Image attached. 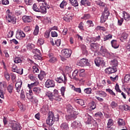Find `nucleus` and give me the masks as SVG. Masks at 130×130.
Returning a JSON list of instances; mask_svg holds the SVG:
<instances>
[{
  "label": "nucleus",
  "instance_id": "1",
  "mask_svg": "<svg viewBox=\"0 0 130 130\" xmlns=\"http://www.w3.org/2000/svg\"><path fill=\"white\" fill-rule=\"evenodd\" d=\"M46 96L48 97L50 101H53V100L59 102V101H61L60 95H58V90L56 89H54L53 92H51V91L46 92Z\"/></svg>",
  "mask_w": 130,
  "mask_h": 130
},
{
  "label": "nucleus",
  "instance_id": "20",
  "mask_svg": "<svg viewBox=\"0 0 130 130\" xmlns=\"http://www.w3.org/2000/svg\"><path fill=\"white\" fill-rule=\"evenodd\" d=\"M80 47L82 51V53L87 55V54H88V51L87 50L86 46L85 45H81Z\"/></svg>",
  "mask_w": 130,
  "mask_h": 130
},
{
  "label": "nucleus",
  "instance_id": "12",
  "mask_svg": "<svg viewBox=\"0 0 130 130\" xmlns=\"http://www.w3.org/2000/svg\"><path fill=\"white\" fill-rule=\"evenodd\" d=\"M23 84V82L22 81H20L19 82H17L16 83L15 87L16 90V92L19 93L20 91H21V88H22V85Z\"/></svg>",
  "mask_w": 130,
  "mask_h": 130
},
{
  "label": "nucleus",
  "instance_id": "56",
  "mask_svg": "<svg viewBox=\"0 0 130 130\" xmlns=\"http://www.w3.org/2000/svg\"><path fill=\"white\" fill-rule=\"evenodd\" d=\"M97 93L99 95H101V96H106V93L104 91L99 90Z\"/></svg>",
  "mask_w": 130,
  "mask_h": 130
},
{
  "label": "nucleus",
  "instance_id": "41",
  "mask_svg": "<svg viewBox=\"0 0 130 130\" xmlns=\"http://www.w3.org/2000/svg\"><path fill=\"white\" fill-rule=\"evenodd\" d=\"M78 125H79V123L75 121L72 123L71 126L73 128H76V127H78Z\"/></svg>",
  "mask_w": 130,
  "mask_h": 130
},
{
  "label": "nucleus",
  "instance_id": "59",
  "mask_svg": "<svg viewBox=\"0 0 130 130\" xmlns=\"http://www.w3.org/2000/svg\"><path fill=\"white\" fill-rule=\"evenodd\" d=\"M97 4L99 5V6H100V7H105L106 6L105 3L102 1H99Z\"/></svg>",
  "mask_w": 130,
  "mask_h": 130
},
{
  "label": "nucleus",
  "instance_id": "27",
  "mask_svg": "<svg viewBox=\"0 0 130 130\" xmlns=\"http://www.w3.org/2000/svg\"><path fill=\"white\" fill-rule=\"evenodd\" d=\"M74 111V108H73V106H72L71 105H68L67 106V112L69 113H72Z\"/></svg>",
  "mask_w": 130,
  "mask_h": 130
},
{
  "label": "nucleus",
  "instance_id": "49",
  "mask_svg": "<svg viewBox=\"0 0 130 130\" xmlns=\"http://www.w3.org/2000/svg\"><path fill=\"white\" fill-rule=\"evenodd\" d=\"M96 108V104L95 102H92L90 103V109H92V110H94Z\"/></svg>",
  "mask_w": 130,
  "mask_h": 130
},
{
  "label": "nucleus",
  "instance_id": "5",
  "mask_svg": "<svg viewBox=\"0 0 130 130\" xmlns=\"http://www.w3.org/2000/svg\"><path fill=\"white\" fill-rule=\"evenodd\" d=\"M79 115V112L74 111L73 113H69V114L66 115L67 120H73L77 118V115Z\"/></svg>",
  "mask_w": 130,
  "mask_h": 130
},
{
  "label": "nucleus",
  "instance_id": "64",
  "mask_svg": "<svg viewBox=\"0 0 130 130\" xmlns=\"http://www.w3.org/2000/svg\"><path fill=\"white\" fill-rule=\"evenodd\" d=\"M51 35L52 37H57V32L55 31H51Z\"/></svg>",
  "mask_w": 130,
  "mask_h": 130
},
{
  "label": "nucleus",
  "instance_id": "22",
  "mask_svg": "<svg viewBox=\"0 0 130 130\" xmlns=\"http://www.w3.org/2000/svg\"><path fill=\"white\" fill-rule=\"evenodd\" d=\"M45 76V72L44 71H41L40 74L38 75V78L40 81H42Z\"/></svg>",
  "mask_w": 130,
  "mask_h": 130
},
{
  "label": "nucleus",
  "instance_id": "46",
  "mask_svg": "<svg viewBox=\"0 0 130 130\" xmlns=\"http://www.w3.org/2000/svg\"><path fill=\"white\" fill-rule=\"evenodd\" d=\"M94 116H95V117H100V118H102L103 114H102L101 112H99L94 114Z\"/></svg>",
  "mask_w": 130,
  "mask_h": 130
},
{
  "label": "nucleus",
  "instance_id": "48",
  "mask_svg": "<svg viewBox=\"0 0 130 130\" xmlns=\"http://www.w3.org/2000/svg\"><path fill=\"white\" fill-rule=\"evenodd\" d=\"M122 107H123L124 110H125V111H127L128 110L130 111V107L128 105H124L122 106Z\"/></svg>",
  "mask_w": 130,
  "mask_h": 130
},
{
  "label": "nucleus",
  "instance_id": "33",
  "mask_svg": "<svg viewBox=\"0 0 130 130\" xmlns=\"http://www.w3.org/2000/svg\"><path fill=\"white\" fill-rule=\"evenodd\" d=\"M56 61H57V58L56 57H53L49 59V62H51V63H54Z\"/></svg>",
  "mask_w": 130,
  "mask_h": 130
},
{
  "label": "nucleus",
  "instance_id": "18",
  "mask_svg": "<svg viewBox=\"0 0 130 130\" xmlns=\"http://www.w3.org/2000/svg\"><path fill=\"white\" fill-rule=\"evenodd\" d=\"M122 17L125 21H129L130 15L125 11L122 12Z\"/></svg>",
  "mask_w": 130,
  "mask_h": 130
},
{
  "label": "nucleus",
  "instance_id": "55",
  "mask_svg": "<svg viewBox=\"0 0 130 130\" xmlns=\"http://www.w3.org/2000/svg\"><path fill=\"white\" fill-rule=\"evenodd\" d=\"M115 89L116 90V92H119V93H121V90L119 89V85L117 84H116L115 86Z\"/></svg>",
  "mask_w": 130,
  "mask_h": 130
},
{
  "label": "nucleus",
  "instance_id": "4",
  "mask_svg": "<svg viewBox=\"0 0 130 130\" xmlns=\"http://www.w3.org/2000/svg\"><path fill=\"white\" fill-rule=\"evenodd\" d=\"M8 126L13 130H21V127L20 123L16 121H12L9 122Z\"/></svg>",
  "mask_w": 130,
  "mask_h": 130
},
{
  "label": "nucleus",
  "instance_id": "24",
  "mask_svg": "<svg viewBox=\"0 0 130 130\" xmlns=\"http://www.w3.org/2000/svg\"><path fill=\"white\" fill-rule=\"evenodd\" d=\"M72 6L73 7H78L79 6V3H78V1L77 0H69Z\"/></svg>",
  "mask_w": 130,
  "mask_h": 130
},
{
  "label": "nucleus",
  "instance_id": "16",
  "mask_svg": "<svg viewBox=\"0 0 130 130\" xmlns=\"http://www.w3.org/2000/svg\"><path fill=\"white\" fill-rule=\"evenodd\" d=\"M111 45L113 48H115V49H116L117 48H118L119 47V45L117 44V41L116 40H113L111 42Z\"/></svg>",
  "mask_w": 130,
  "mask_h": 130
},
{
  "label": "nucleus",
  "instance_id": "47",
  "mask_svg": "<svg viewBox=\"0 0 130 130\" xmlns=\"http://www.w3.org/2000/svg\"><path fill=\"white\" fill-rule=\"evenodd\" d=\"M127 37H128V35L125 32H124L121 35V39L125 40L127 39Z\"/></svg>",
  "mask_w": 130,
  "mask_h": 130
},
{
  "label": "nucleus",
  "instance_id": "50",
  "mask_svg": "<svg viewBox=\"0 0 130 130\" xmlns=\"http://www.w3.org/2000/svg\"><path fill=\"white\" fill-rule=\"evenodd\" d=\"M77 103L81 105V106H83V105H85V102H84V100H79L76 101Z\"/></svg>",
  "mask_w": 130,
  "mask_h": 130
},
{
  "label": "nucleus",
  "instance_id": "14",
  "mask_svg": "<svg viewBox=\"0 0 130 130\" xmlns=\"http://www.w3.org/2000/svg\"><path fill=\"white\" fill-rule=\"evenodd\" d=\"M22 21L24 23H30V22H32V17L29 16H23L22 17Z\"/></svg>",
  "mask_w": 130,
  "mask_h": 130
},
{
  "label": "nucleus",
  "instance_id": "38",
  "mask_svg": "<svg viewBox=\"0 0 130 130\" xmlns=\"http://www.w3.org/2000/svg\"><path fill=\"white\" fill-rule=\"evenodd\" d=\"M84 92H85L86 94H91V93H92V89L91 88H85L84 90Z\"/></svg>",
  "mask_w": 130,
  "mask_h": 130
},
{
  "label": "nucleus",
  "instance_id": "35",
  "mask_svg": "<svg viewBox=\"0 0 130 130\" xmlns=\"http://www.w3.org/2000/svg\"><path fill=\"white\" fill-rule=\"evenodd\" d=\"M90 47L92 49H98V44L96 43H91L90 44Z\"/></svg>",
  "mask_w": 130,
  "mask_h": 130
},
{
  "label": "nucleus",
  "instance_id": "60",
  "mask_svg": "<svg viewBox=\"0 0 130 130\" xmlns=\"http://www.w3.org/2000/svg\"><path fill=\"white\" fill-rule=\"evenodd\" d=\"M84 26V23H83V22H81L79 24L78 28H79V29L80 30H84V26Z\"/></svg>",
  "mask_w": 130,
  "mask_h": 130
},
{
  "label": "nucleus",
  "instance_id": "21",
  "mask_svg": "<svg viewBox=\"0 0 130 130\" xmlns=\"http://www.w3.org/2000/svg\"><path fill=\"white\" fill-rule=\"evenodd\" d=\"M39 12L42 13V14H46V6L45 5L42 6L40 7V8L39 9Z\"/></svg>",
  "mask_w": 130,
  "mask_h": 130
},
{
  "label": "nucleus",
  "instance_id": "19",
  "mask_svg": "<svg viewBox=\"0 0 130 130\" xmlns=\"http://www.w3.org/2000/svg\"><path fill=\"white\" fill-rule=\"evenodd\" d=\"M79 73V71L78 70H76L74 71V72L72 74V76L73 77V79L74 80H76V81H78V80H80V81L83 80V78L78 79V78L76 77H77V75H78V73Z\"/></svg>",
  "mask_w": 130,
  "mask_h": 130
},
{
  "label": "nucleus",
  "instance_id": "53",
  "mask_svg": "<svg viewBox=\"0 0 130 130\" xmlns=\"http://www.w3.org/2000/svg\"><path fill=\"white\" fill-rule=\"evenodd\" d=\"M32 9L35 12H39V9L37 7V5L36 4L33 5Z\"/></svg>",
  "mask_w": 130,
  "mask_h": 130
},
{
  "label": "nucleus",
  "instance_id": "52",
  "mask_svg": "<svg viewBox=\"0 0 130 130\" xmlns=\"http://www.w3.org/2000/svg\"><path fill=\"white\" fill-rule=\"evenodd\" d=\"M96 29V30H101L102 31H106V28L101 26H98Z\"/></svg>",
  "mask_w": 130,
  "mask_h": 130
},
{
  "label": "nucleus",
  "instance_id": "51",
  "mask_svg": "<svg viewBox=\"0 0 130 130\" xmlns=\"http://www.w3.org/2000/svg\"><path fill=\"white\" fill-rule=\"evenodd\" d=\"M67 4V2H66V1H64V0H63L61 2V3L60 4V8H61V9H63V7H66Z\"/></svg>",
  "mask_w": 130,
  "mask_h": 130
},
{
  "label": "nucleus",
  "instance_id": "58",
  "mask_svg": "<svg viewBox=\"0 0 130 130\" xmlns=\"http://www.w3.org/2000/svg\"><path fill=\"white\" fill-rule=\"evenodd\" d=\"M60 91L62 96H64V92H66V87H62L60 89Z\"/></svg>",
  "mask_w": 130,
  "mask_h": 130
},
{
  "label": "nucleus",
  "instance_id": "15",
  "mask_svg": "<svg viewBox=\"0 0 130 130\" xmlns=\"http://www.w3.org/2000/svg\"><path fill=\"white\" fill-rule=\"evenodd\" d=\"M60 127L62 130H70V127H69V123L66 122L62 123L60 126Z\"/></svg>",
  "mask_w": 130,
  "mask_h": 130
},
{
  "label": "nucleus",
  "instance_id": "43",
  "mask_svg": "<svg viewBox=\"0 0 130 130\" xmlns=\"http://www.w3.org/2000/svg\"><path fill=\"white\" fill-rule=\"evenodd\" d=\"M56 82L57 83H63V77H60L55 79Z\"/></svg>",
  "mask_w": 130,
  "mask_h": 130
},
{
  "label": "nucleus",
  "instance_id": "6",
  "mask_svg": "<svg viewBox=\"0 0 130 130\" xmlns=\"http://www.w3.org/2000/svg\"><path fill=\"white\" fill-rule=\"evenodd\" d=\"M77 65L79 67H86L90 66V63L87 59L82 58L77 63Z\"/></svg>",
  "mask_w": 130,
  "mask_h": 130
},
{
  "label": "nucleus",
  "instance_id": "29",
  "mask_svg": "<svg viewBox=\"0 0 130 130\" xmlns=\"http://www.w3.org/2000/svg\"><path fill=\"white\" fill-rule=\"evenodd\" d=\"M110 39H112V35L109 34L104 37V41H107Z\"/></svg>",
  "mask_w": 130,
  "mask_h": 130
},
{
  "label": "nucleus",
  "instance_id": "44",
  "mask_svg": "<svg viewBox=\"0 0 130 130\" xmlns=\"http://www.w3.org/2000/svg\"><path fill=\"white\" fill-rule=\"evenodd\" d=\"M4 76L7 81H10V74L8 73V71L4 72Z\"/></svg>",
  "mask_w": 130,
  "mask_h": 130
},
{
  "label": "nucleus",
  "instance_id": "34",
  "mask_svg": "<svg viewBox=\"0 0 130 130\" xmlns=\"http://www.w3.org/2000/svg\"><path fill=\"white\" fill-rule=\"evenodd\" d=\"M100 52L105 54V53H107V49H106L105 47H103V46H102L100 49Z\"/></svg>",
  "mask_w": 130,
  "mask_h": 130
},
{
  "label": "nucleus",
  "instance_id": "9",
  "mask_svg": "<svg viewBox=\"0 0 130 130\" xmlns=\"http://www.w3.org/2000/svg\"><path fill=\"white\" fill-rule=\"evenodd\" d=\"M105 72L106 74H108L109 75L110 74H115L117 72V68L115 67H113L112 68L109 67L105 69Z\"/></svg>",
  "mask_w": 130,
  "mask_h": 130
},
{
  "label": "nucleus",
  "instance_id": "32",
  "mask_svg": "<svg viewBox=\"0 0 130 130\" xmlns=\"http://www.w3.org/2000/svg\"><path fill=\"white\" fill-rule=\"evenodd\" d=\"M110 106L112 108L114 109V108H116V107H117V106H118V104H117V103L113 101L111 102V104H110Z\"/></svg>",
  "mask_w": 130,
  "mask_h": 130
},
{
  "label": "nucleus",
  "instance_id": "13",
  "mask_svg": "<svg viewBox=\"0 0 130 130\" xmlns=\"http://www.w3.org/2000/svg\"><path fill=\"white\" fill-rule=\"evenodd\" d=\"M84 118L86 124H91L92 122V117L91 116L87 114L85 115Z\"/></svg>",
  "mask_w": 130,
  "mask_h": 130
},
{
  "label": "nucleus",
  "instance_id": "2",
  "mask_svg": "<svg viewBox=\"0 0 130 130\" xmlns=\"http://www.w3.org/2000/svg\"><path fill=\"white\" fill-rule=\"evenodd\" d=\"M59 120V117L58 115H57V117H54V114L52 112H49L48 113V116L46 120V123L49 126H51L54 123V122L58 121Z\"/></svg>",
  "mask_w": 130,
  "mask_h": 130
},
{
  "label": "nucleus",
  "instance_id": "39",
  "mask_svg": "<svg viewBox=\"0 0 130 130\" xmlns=\"http://www.w3.org/2000/svg\"><path fill=\"white\" fill-rule=\"evenodd\" d=\"M111 61H112V64L113 67H115V68H116V67H117V66H118V62L117 61V60L114 59V60H112Z\"/></svg>",
  "mask_w": 130,
  "mask_h": 130
},
{
  "label": "nucleus",
  "instance_id": "37",
  "mask_svg": "<svg viewBox=\"0 0 130 130\" xmlns=\"http://www.w3.org/2000/svg\"><path fill=\"white\" fill-rule=\"evenodd\" d=\"M38 33H39V26H38V25H36L34 31V35L36 36L38 35Z\"/></svg>",
  "mask_w": 130,
  "mask_h": 130
},
{
  "label": "nucleus",
  "instance_id": "40",
  "mask_svg": "<svg viewBox=\"0 0 130 130\" xmlns=\"http://www.w3.org/2000/svg\"><path fill=\"white\" fill-rule=\"evenodd\" d=\"M25 98H26V96H25V93L24 92V90L22 89L20 93V99L21 100H25Z\"/></svg>",
  "mask_w": 130,
  "mask_h": 130
},
{
  "label": "nucleus",
  "instance_id": "26",
  "mask_svg": "<svg viewBox=\"0 0 130 130\" xmlns=\"http://www.w3.org/2000/svg\"><path fill=\"white\" fill-rule=\"evenodd\" d=\"M13 90H14V86L12 85H9L7 86V91H8L9 93H13Z\"/></svg>",
  "mask_w": 130,
  "mask_h": 130
},
{
  "label": "nucleus",
  "instance_id": "36",
  "mask_svg": "<svg viewBox=\"0 0 130 130\" xmlns=\"http://www.w3.org/2000/svg\"><path fill=\"white\" fill-rule=\"evenodd\" d=\"M106 92H108L110 95H112V96H116L115 93L113 92L112 90H111L110 88H107L106 89Z\"/></svg>",
  "mask_w": 130,
  "mask_h": 130
},
{
  "label": "nucleus",
  "instance_id": "63",
  "mask_svg": "<svg viewBox=\"0 0 130 130\" xmlns=\"http://www.w3.org/2000/svg\"><path fill=\"white\" fill-rule=\"evenodd\" d=\"M34 47V45L33 44H28L27 46V49L30 50L32 49Z\"/></svg>",
  "mask_w": 130,
  "mask_h": 130
},
{
  "label": "nucleus",
  "instance_id": "28",
  "mask_svg": "<svg viewBox=\"0 0 130 130\" xmlns=\"http://www.w3.org/2000/svg\"><path fill=\"white\" fill-rule=\"evenodd\" d=\"M32 91L35 94H39L41 92V89H40V87H34Z\"/></svg>",
  "mask_w": 130,
  "mask_h": 130
},
{
  "label": "nucleus",
  "instance_id": "25",
  "mask_svg": "<svg viewBox=\"0 0 130 130\" xmlns=\"http://www.w3.org/2000/svg\"><path fill=\"white\" fill-rule=\"evenodd\" d=\"M130 81V74H126L124 77V82L128 83Z\"/></svg>",
  "mask_w": 130,
  "mask_h": 130
},
{
  "label": "nucleus",
  "instance_id": "23",
  "mask_svg": "<svg viewBox=\"0 0 130 130\" xmlns=\"http://www.w3.org/2000/svg\"><path fill=\"white\" fill-rule=\"evenodd\" d=\"M63 20L66 21V22H71V20H72V16L68 14L63 17Z\"/></svg>",
  "mask_w": 130,
  "mask_h": 130
},
{
  "label": "nucleus",
  "instance_id": "57",
  "mask_svg": "<svg viewBox=\"0 0 130 130\" xmlns=\"http://www.w3.org/2000/svg\"><path fill=\"white\" fill-rule=\"evenodd\" d=\"M16 73L19 75H23V69L20 68L16 70Z\"/></svg>",
  "mask_w": 130,
  "mask_h": 130
},
{
  "label": "nucleus",
  "instance_id": "31",
  "mask_svg": "<svg viewBox=\"0 0 130 130\" xmlns=\"http://www.w3.org/2000/svg\"><path fill=\"white\" fill-rule=\"evenodd\" d=\"M112 125H113V120L112 119H109L107 123V127L110 128Z\"/></svg>",
  "mask_w": 130,
  "mask_h": 130
},
{
  "label": "nucleus",
  "instance_id": "45",
  "mask_svg": "<svg viewBox=\"0 0 130 130\" xmlns=\"http://www.w3.org/2000/svg\"><path fill=\"white\" fill-rule=\"evenodd\" d=\"M14 61L15 63H20L22 62V60L19 57H16L14 59Z\"/></svg>",
  "mask_w": 130,
  "mask_h": 130
},
{
  "label": "nucleus",
  "instance_id": "30",
  "mask_svg": "<svg viewBox=\"0 0 130 130\" xmlns=\"http://www.w3.org/2000/svg\"><path fill=\"white\" fill-rule=\"evenodd\" d=\"M118 124L120 126L125 125V122L122 119H118Z\"/></svg>",
  "mask_w": 130,
  "mask_h": 130
},
{
  "label": "nucleus",
  "instance_id": "54",
  "mask_svg": "<svg viewBox=\"0 0 130 130\" xmlns=\"http://www.w3.org/2000/svg\"><path fill=\"white\" fill-rule=\"evenodd\" d=\"M110 80L112 81V82H114L116 81V80H118V75H116L115 77H113L112 76L110 77Z\"/></svg>",
  "mask_w": 130,
  "mask_h": 130
},
{
  "label": "nucleus",
  "instance_id": "42",
  "mask_svg": "<svg viewBox=\"0 0 130 130\" xmlns=\"http://www.w3.org/2000/svg\"><path fill=\"white\" fill-rule=\"evenodd\" d=\"M37 85H38V82L36 81L31 84H28V87L29 89H31L33 88V86H37Z\"/></svg>",
  "mask_w": 130,
  "mask_h": 130
},
{
  "label": "nucleus",
  "instance_id": "7",
  "mask_svg": "<svg viewBox=\"0 0 130 130\" xmlns=\"http://www.w3.org/2000/svg\"><path fill=\"white\" fill-rule=\"evenodd\" d=\"M62 55L66 57V58H69V57H71V55H72V50L70 49H64L61 51Z\"/></svg>",
  "mask_w": 130,
  "mask_h": 130
},
{
  "label": "nucleus",
  "instance_id": "62",
  "mask_svg": "<svg viewBox=\"0 0 130 130\" xmlns=\"http://www.w3.org/2000/svg\"><path fill=\"white\" fill-rule=\"evenodd\" d=\"M81 19H84V20L90 19V14H84V16L81 17Z\"/></svg>",
  "mask_w": 130,
  "mask_h": 130
},
{
  "label": "nucleus",
  "instance_id": "11",
  "mask_svg": "<svg viewBox=\"0 0 130 130\" xmlns=\"http://www.w3.org/2000/svg\"><path fill=\"white\" fill-rule=\"evenodd\" d=\"M6 19L8 21L9 23L12 22V24H16L17 23V19L15 17L11 16L10 14H8L6 16Z\"/></svg>",
  "mask_w": 130,
  "mask_h": 130
},
{
  "label": "nucleus",
  "instance_id": "17",
  "mask_svg": "<svg viewBox=\"0 0 130 130\" xmlns=\"http://www.w3.org/2000/svg\"><path fill=\"white\" fill-rule=\"evenodd\" d=\"M80 3L81 6H85L86 7L91 6V3L88 0H81Z\"/></svg>",
  "mask_w": 130,
  "mask_h": 130
},
{
  "label": "nucleus",
  "instance_id": "10",
  "mask_svg": "<svg viewBox=\"0 0 130 130\" xmlns=\"http://www.w3.org/2000/svg\"><path fill=\"white\" fill-rule=\"evenodd\" d=\"M94 63L96 67H100L102 64H104V60L103 58L100 57H97L94 59Z\"/></svg>",
  "mask_w": 130,
  "mask_h": 130
},
{
  "label": "nucleus",
  "instance_id": "3",
  "mask_svg": "<svg viewBox=\"0 0 130 130\" xmlns=\"http://www.w3.org/2000/svg\"><path fill=\"white\" fill-rule=\"evenodd\" d=\"M109 15H110V13L109 12V10H108V8H105L104 11L102 13V16L101 17V23H105L107 19H108Z\"/></svg>",
  "mask_w": 130,
  "mask_h": 130
},
{
  "label": "nucleus",
  "instance_id": "8",
  "mask_svg": "<svg viewBox=\"0 0 130 130\" xmlns=\"http://www.w3.org/2000/svg\"><path fill=\"white\" fill-rule=\"evenodd\" d=\"M46 88H53L55 86L54 81L50 79H48L45 83Z\"/></svg>",
  "mask_w": 130,
  "mask_h": 130
},
{
  "label": "nucleus",
  "instance_id": "61",
  "mask_svg": "<svg viewBox=\"0 0 130 130\" xmlns=\"http://www.w3.org/2000/svg\"><path fill=\"white\" fill-rule=\"evenodd\" d=\"M61 42V40L60 39H58L55 42V45H56V46H59L60 45V42Z\"/></svg>",
  "mask_w": 130,
  "mask_h": 130
}]
</instances>
